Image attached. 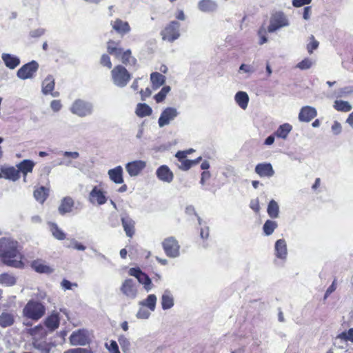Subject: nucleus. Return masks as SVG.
I'll return each instance as SVG.
<instances>
[{
	"instance_id": "f257e3e1",
	"label": "nucleus",
	"mask_w": 353,
	"mask_h": 353,
	"mask_svg": "<svg viewBox=\"0 0 353 353\" xmlns=\"http://www.w3.org/2000/svg\"><path fill=\"white\" fill-rule=\"evenodd\" d=\"M0 256L3 263L10 267L22 268V255L17 249V242L9 238L0 239Z\"/></svg>"
},
{
	"instance_id": "f03ea898",
	"label": "nucleus",
	"mask_w": 353,
	"mask_h": 353,
	"mask_svg": "<svg viewBox=\"0 0 353 353\" xmlns=\"http://www.w3.org/2000/svg\"><path fill=\"white\" fill-rule=\"evenodd\" d=\"M107 52L120 60L123 65L134 66L137 64V60L132 56V50L122 48L120 41L110 39L107 42Z\"/></svg>"
},
{
	"instance_id": "7ed1b4c3",
	"label": "nucleus",
	"mask_w": 353,
	"mask_h": 353,
	"mask_svg": "<svg viewBox=\"0 0 353 353\" xmlns=\"http://www.w3.org/2000/svg\"><path fill=\"white\" fill-rule=\"evenodd\" d=\"M111 77L115 85L123 88L127 85L132 77L124 65L119 64L111 70Z\"/></svg>"
},
{
	"instance_id": "20e7f679",
	"label": "nucleus",
	"mask_w": 353,
	"mask_h": 353,
	"mask_svg": "<svg viewBox=\"0 0 353 353\" xmlns=\"http://www.w3.org/2000/svg\"><path fill=\"white\" fill-rule=\"evenodd\" d=\"M44 305L34 301H29L23 310V316L28 319L37 321L45 314Z\"/></svg>"
},
{
	"instance_id": "39448f33",
	"label": "nucleus",
	"mask_w": 353,
	"mask_h": 353,
	"mask_svg": "<svg viewBox=\"0 0 353 353\" xmlns=\"http://www.w3.org/2000/svg\"><path fill=\"white\" fill-rule=\"evenodd\" d=\"M180 23L176 21H170L161 31V36L163 41L173 42L180 37Z\"/></svg>"
},
{
	"instance_id": "423d86ee",
	"label": "nucleus",
	"mask_w": 353,
	"mask_h": 353,
	"mask_svg": "<svg viewBox=\"0 0 353 353\" xmlns=\"http://www.w3.org/2000/svg\"><path fill=\"white\" fill-rule=\"evenodd\" d=\"M88 200L92 204L97 205H102L107 202L106 192L101 184L93 187L89 194Z\"/></svg>"
},
{
	"instance_id": "0eeeda50",
	"label": "nucleus",
	"mask_w": 353,
	"mask_h": 353,
	"mask_svg": "<svg viewBox=\"0 0 353 353\" xmlns=\"http://www.w3.org/2000/svg\"><path fill=\"white\" fill-rule=\"evenodd\" d=\"M162 246L168 256L174 258L179 255L180 245L174 237L170 236L165 239L162 242Z\"/></svg>"
},
{
	"instance_id": "6e6552de",
	"label": "nucleus",
	"mask_w": 353,
	"mask_h": 353,
	"mask_svg": "<svg viewBox=\"0 0 353 353\" xmlns=\"http://www.w3.org/2000/svg\"><path fill=\"white\" fill-rule=\"evenodd\" d=\"M288 25V21L285 14L281 12H276L270 17L268 32L270 33L274 32L278 29L287 26Z\"/></svg>"
},
{
	"instance_id": "1a4fd4ad",
	"label": "nucleus",
	"mask_w": 353,
	"mask_h": 353,
	"mask_svg": "<svg viewBox=\"0 0 353 353\" xmlns=\"http://www.w3.org/2000/svg\"><path fill=\"white\" fill-rule=\"evenodd\" d=\"M69 340L72 345H85L90 341L88 332L85 329L74 331L70 336Z\"/></svg>"
},
{
	"instance_id": "9d476101",
	"label": "nucleus",
	"mask_w": 353,
	"mask_h": 353,
	"mask_svg": "<svg viewBox=\"0 0 353 353\" xmlns=\"http://www.w3.org/2000/svg\"><path fill=\"white\" fill-rule=\"evenodd\" d=\"M39 64L35 61H32L24 64L17 71V77L21 79H31L38 70Z\"/></svg>"
},
{
	"instance_id": "9b49d317",
	"label": "nucleus",
	"mask_w": 353,
	"mask_h": 353,
	"mask_svg": "<svg viewBox=\"0 0 353 353\" xmlns=\"http://www.w3.org/2000/svg\"><path fill=\"white\" fill-rule=\"evenodd\" d=\"M120 290L128 299H134L137 296V288L135 281L132 279H125L120 287Z\"/></svg>"
},
{
	"instance_id": "f8f14e48",
	"label": "nucleus",
	"mask_w": 353,
	"mask_h": 353,
	"mask_svg": "<svg viewBox=\"0 0 353 353\" xmlns=\"http://www.w3.org/2000/svg\"><path fill=\"white\" fill-rule=\"evenodd\" d=\"M70 110L73 114H77L79 117H85L91 114L92 106L89 103L81 99H77L71 106Z\"/></svg>"
},
{
	"instance_id": "ddd939ff",
	"label": "nucleus",
	"mask_w": 353,
	"mask_h": 353,
	"mask_svg": "<svg viewBox=\"0 0 353 353\" xmlns=\"http://www.w3.org/2000/svg\"><path fill=\"white\" fill-rule=\"evenodd\" d=\"M146 162L142 160H135L125 165V170L130 176H136L145 168Z\"/></svg>"
},
{
	"instance_id": "4468645a",
	"label": "nucleus",
	"mask_w": 353,
	"mask_h": 353,
	"mask_svg": "<svg viewBox=\"0 0 353 353\" xmlns=\"http://www.w3.org/2000/svg\"><path fill=\"white\" fill-rule=\"evenodd\" d=\"M112 29L119 34L123 36L128 34L131 31V27L126 21L117 18L114 21H111Z\"/></svg>"
},
{
	"instance_id": "2eb2a0df",
	"label": "nucleus",
	"mask_w": 353,
	"mask_h": 353,
	"mask_svg": "<svg viewBox=\"0 0 353 353\" xmlns=\"http://www.w3.org/2000/svg\"><path fill=\"white\" fill-rule=\"evenodd\" d=\"M178 114L176 110L174 108H167L161 113L158 123L160 127H163L174 119Z\"/></svg>"
},
{
	"instance_id": "dca6fc26",
	"label": "nucleus",
	"mask_w": 353,
	"mask_h": 353,
	"mask_svg": "<svg viewBox=\"0 0 353 353\" xmlns=\"http://www.w3.org/2000/svg\"><path fill=\"white\" fill-rule=\"evenodd\" d=\"M157 177L161 181L171 183L174 179L172 171L166 165L159 167L156 171Z\"/></svg>"
},
{
	"instance_id": "f3484780",
	"label": "nucleus",
	"mask_w": 353,
	"mask_h": 353,
	"mask_svg": "<svg viewBox=\"0 0 353 353\" xmlns=\"http://www.w3.org/2000/svg\"><path fill=\"white\" fill-rule=\"evenodd\" d=\"M255 172L260 177H272L274 174V170L270 163H258L254 168Z\"/></svg>"
},
{
	"instance_id": "a211bd4d",
	"label": "nucleus",
	"mask_w": 353,
	"mask_h": 353,
	"mask_svg": "<svg viewBox=\"0 0 353 353\" xmlns=\"http://www.w3.org/2000/svg\"><path fill=\"white\" fill-rule=\"evenodd\" d=\"M317 115L316 110L309 105L303 107L299 114V119L302 122H310Z\"/></svg>"
},
{
	"instance_id": "6ab92c4d",
	"label": "nucleus",
	"mask_w": 353,
	"mask_h": 353,
	"mask_svg": "<svg viewBox=\"0 0 353 353\" xmlns=\"http://www.w3.org/2000/svg\"><path fill=\"white\" fill-rule=\"evenodd\" d=\"M34 165L35 163L30 159H24L17 165L19 174H23L24 182H26L28 174L32 172Z\"/></svg>"
},
{
	"instance_id": "aec40b11",
	"label": "nucleus",
	"mask_w": 353,
	"mask_h": 353,
	"mask_svg": "<svg viewBox=\"0 0 353 353\" xmlns=\"http://www.w3.org/2000/svg\"><path fill=\"white\" fill-rule=\"evenodd\" d=\"M121 224L127 236L132 238L135 234V222L126 214L121 217Z\"/></svg>"
},
{
	"instance_id": "412c9836",
	"label": "nucleus",
	"mask_w": 353,
	"mask_h": 353,
	"mask_svg": "<svg viewBox=\"0 0 353 353\" xmlns=\"http://www.w3.org/2000/svg\"><path fill=\"white\" fill-rule=\"evenodd\" d=\"M44 324L49 331L56 330L60 325V316L58 312L53 311L46 319Z\"/></svg>"
},
{
	"instance_id": "4be33fe9",
	"label": "nucleus",
	"mask_w": 353,
	"mask_h": 353,
	"mask_svg": "<svg viewBox=\"0 0 353 353\" xmlns=\"http://www.w3.org/2000/svg\"><path fill=\"white\" fill-rule=\"evenodd\" d=\"M74 207V199L70 196H65L61 201L60 205L58 208V211L61 215H65L68 213L72 212Z\"/></svg>"
},
{
	"instance_id": "5701e85b",
	"label": "nucleus",
	"mask_w": 353,
	"mask_h": 353,
	"mask_svg": "<svg viewBox=\"0 0 353 353\" xmlns=\"http://www.w3.org/2000/svg\"><path fill=\"white\" fill-rule=\"evenodd\" d=\"M1 178H5L12 181H16L20 178L19 171L18 168H15L13 166L10 167H2L1 168Z\"/></svg>"
},
{
	"instance_id": "b1692460",
	"label": "nucleus",
	"mask_w": 353,
	"mask_h": 353,
	"mask_svg": "<svg viewBox=\"0 0 353 353\" xmlns=\"http://www.w3.org/2000/svg\"><path fill=\"white\" fill-rule=\"evenodd\" d=\"M31 268L40 274H51L53 272L54 269L50 266L46 265L42 260H34L30 265Z\"/></svg>"
},
{
	"instance_id": "393cba45",
	"label": "nucleus",
	"mask_w": 353,
	"mask_h": 353,
	"mask_svg": "<svg viewBox=\"0 0 353 353\" xmlns=\"http://www.w3.org/2000/svg\"><path fill=\"white\" fill-rule=\"evenodd\" d=\"M54 79L52 75H48L42 83V91L43 94H51L53 97H57L59 93L57 92H53L54 89Z\"/></svg>"
},
{
	"instance_id": "a878e982",
	"label": "nucleus",
	"mask_w": 353,
	"mask_h": 353,
	"mask_svg": "<svg viewBox=\"0 0 353 353\" xmlns=\"http://www.w3.org/2000/svg\"><path fill=\"white\" fill-rule=\"evenodd\" d=\"M108 176L111 181L117 184L123 183V168L121 165H118L113 169L108 170Z\"/></svg>"
},
{
	"instance_id": "bb28decb",
	"label": "nucleus",
	"mask_w": 353,
	"mask_h": 353,
	"mask_svg": "<svg viewBox=\"0 0 353 353\" xmlns=\"http://www.w3.org/2000/svg\"><path fill=\"white\" fill-rule=\"evenodd\" d=\"M50 194V188L44 186L36 188L33 192L34 199L40 203L43 204Z\"/></svg>"
},
{
	"instance_id": "cd10ccee",
	"label": "nucleus",
	"mask_w": 353,
	"mask_h": 353,
	"mask_svg": "<svg viewBox=\"0 0 353 353\" xmlns=\"http://www.w3.org/2000/svg\"><path fill=\"white\" fill-rule=\"evenodd\" d=\"M275 254L277 258L285 259L288 254L287 245L284 239H279L275 243Z\"/></svg>"
},
{
	"instance_id": "c85d7f7f",
	"label": "nucleus",
	"mask_w": 353,
	"mask_h": 353,
	"mask_svg": "<svg viewBox=\"0 0 353 353\" xmlns=\"http://www.w3.org/2000/svg\"><path fill=\"white\" fill-rule=\"evenodd\" d=\"M1 58L6 66L10 69H14L20 64V59L10 54L3 53Z\"/></svg>"
},
{
	"instance_id": "c756f323",
	"label": "nucleus",
	"mask_w": 353,
	"mask_h": 353,
	"mask_svg": "<svg viewBox=\"0 0 353 353\" xmlns=\"http://www.w3.org/2000/svg\"><path fill=\"white\" fill-rule=\"evenodd\" d=\"M199 9L204 12H211L216 10L217 4L212 0H201L198 3Z\"/></svg>"
},
{
	"instance_id": "7c9ffc66",
	"label": "nucleus",
	"mask_w": 353,
	"mask_h": 353,
	"mask_svg": "<svg viewBox=\"0 0 353 353\" xmlns=\"http://www.w3.org/2000/svg\"><path fill=\"white\" fill-rule=\"evenodd\" d=\"M150 81L152 88L157 90L165 83V77L157 72H152L150 74Z\"/></svg>"
},
{
	"instance_id": "2f4dec72",
	"label": "nucleus",
	"mask_w": 353,
	"mask_h": 353,
	"mask_svg": "<svg viewBox=\"0 0 353 353\" xmlns=\"http://www.w3.org/2000/svg\"><path fill=\"white\" fill-rule=\"evenodd\" d=\"M28 333L32 336V341L34 339H46L47 332L41 325H38L34 327L29 330Z\"/></svg>"
},
{
	"instance_id": "473e14b6",
	"label": "nucleus",
	"mask_w": 353,
	"mask_h": 353,
	"mask_svg": "<svg viewBox=\"0 0 353 353\" xmlns=\"http://www.w3.org/2000/svg\"><path fill=\"white\" fill-rule=\"evenodd\" d=\"M32 345L34 348L41 351V353H50L51 345L47 343L46 339H34L32 341Z\"/></svg>"
},
{
	"instance_id": "72a5a7b5",
	"label": "nucleus",
	"mask_w": 353,
	"mask_h": 353,
	"mask_svg": "<svg viewBox=\"0 0 353 353\" xmlns=\"http://www.w3.org/2000/svg\"><path fill=\"white\" fill-rule=\"evenodd\" d=\"M174 305V299L170 291L165 290L161 296V306L163 310L171 308Z\"/></svg>"
},
{
	"instance_id": "f704fd0d",
	"label": "nucleus",
	"mask_w": 353,
	"mask_h": 353,
	"mask_svg": "<svg viewBox=\"0 0 353 353\" xmlns=\"http://www.w3.org/2000/svg\"><path fill=\"white\" fill-rule=\"evenodd\" d=\"M14 323V316L12 314L8 312H2L0 314V326L7 327L12 325Z\"/></svg>"
},
{
	"instance_id": "c9c22d12",
	"label": "nucleus",
	"mask_w": 353,
	"mask_h": 353,
	"mask_svg": "<svg viewBox=\"0 0 353 353\" xmlns=\"http://www.w3.org/2000/svg\"><path fill=\"white\" fill-rule=\"evenodd\" d=\"M235 101L242 109L245 110L248 105L249 97L246 92L239 91L235 95Z\"/></svg>"
},
{
	"instance_id": "e433bc0d",
	"label": "nucleus",
	"mask_w": 353,
	"mask_h": 353,
	"mask_svg": "<svg viewBox=\"0 0 353 353\" xmlns=\"http://www.w3.org/2000/svg\"><path fill=\"white\" fill-rule=\"evenodd\" d=\"M135 112L139 117L143 118L151 115L152 110L146 103H139L137 106Z\"/></svg>"
},
{
	"instance_id": "4c0bfd02",
	"label": "nucleus",
	"mask_w": 353,
	"mask_h": 353,
	"mask_svg": "<svg viewBox=\"0 0 353 353\" xmlns=\"http://www.w3.org/2000/svg\"><path fill=\"white\" fill-rule=\"evenodd\" d=\"M48 225L50 227V230L55 239L61 241L66 238L65 234L59 228L57 223L50 222Z\"/></svg>"
},
{
	"instance_id": "58836bf2",
	"label": "nucleus",
	"mask_w": 353,
	"mask_h": 353,
	"mask_svg": "<svg viewBox=\"0 0 353 353\" xmlns=\"http://www.w3.org/2000/svg\"><path fill=\"white\" fill-rule=\"evenodd\" d=\"M292 127L289 123H284L281 125L276 131L274 132V135L279 138L286 139L288 134L292 130Z\"/></svg>"
},
{
	"instance_id": "ea45409f",
	"label": "nucleus",
	"mask_w": 353,
	"mask_h": 353,
	"mask_svg": "<svg viewBox=\"0 0 353 353\" xmlns=\"http://www.w3.org/2000/svg\"><path fill=\"white\" fill-rule=\"evenodd\" d=\"M267 212L272 219L279 216V208L278 203L274 200H271L268 205Z\"/></svg>"
},
{
	"instance_id": "a19ab883",
	"label": "nucleus",
	"mask_w": 353,
	"mask_h": 353,
	"mask_svg": "<svg viewBox=\"0 0 353 353\" xmlns=\"http://www.w3.org/2000/svg\"><path fill=\"white\" fill-rule=\"evenodd\" d=\"M334 108L337 111L343 112H350L352 108L349 102L342 100H336L334 101Z\"/></svg>"
},
{
	"instance_id": "79ce46f5",
	"label": "nucleus",
	"mask_w": 353,
	"mask_h": 353,
	"mask_svg": "<svg viewBox=\"0 0 353 353\" xmlns=\"http://www.w3.org/2000/svg\"><path fill=\"white\" fill-rule=\"evenodd\" d=\"M16 278L10 274L3 273L0 274V284L6 286H12L16 283Z\"/></svg>"
},
{
	"instance_id": "37998d69",
	"label": "nucleus",
	"mask_w": 353,
	"mask_h": 353,
	"mask_svg": "<svg viewBox=\"0 0 353 353\" xmlns=\"http://www.w3.org/2000/svg\"><path fill=\"white\" fill-rule=\"evenodd\" d=\"M277 226V223L275 221L267 220L263 226V232L265 235L269 236L274 232Z\"/></svg>"
},
{
	"instance_id": "c03bdc74",
	"label": "nucleus",
	"mask_w": 353,
	"mask_h": 353,
	"mask_svg": "<svg viewBox=\"0 0 353 353\" xmlns=\"http://www.w3.org/2000/svg\"><path fill=\"white\" fill-rule=\"evenodd\" d=\"M201 157H199L194 160H183L181 162V165L179 166V168L183 170H188L193 165L198 164L201 161Z\"/></svg>"
},
{
	"instance_id": "a18cd8bd",
	"label": "nucleus",
	"mask_w": 353,
	"mask_h": 353,
	"mask_svg": "<svg viewBox=\"0 0 353 353\" xmlns=\"http://www.w3.org/2000/svg\"><path fill=\"white\" fill-rule=\"evenodd\" d=\"M138 281L143 284L144 288L148 291L152 288V282L150 277L144 272H142L140 277L137 279Z\"/></svg>"
},
{
	"instance_id": "49530a36",
	"label": "nucleus",
	"mask_w": 353,
	"mask_h": 353,
	"mask_svg": "<svg viewBox=\"0 0 353 353\" xmlns=\"http://www.w3.org/2000/svg\"><path fill=\"white\" fill-rule=\"evenodd\" d=\"M170 86H163L161 90L154 95V98L157 103H161L164 101L168 93L170 92Z\"/></svg>"
},
{
	"instance_id": "de8ad7c7",
	"label": "nucleus",
	"mask_w": 353,
	"mask_h": 353,
	"mask_svg": "<svg viewBox=\"0 0 353 353\" xmlns=\"http://www.w3.org/2000/svg\"><path fill=\"white\" fill-rule=\"evenodd\" d=\"M157 303V296L154 294H150L146 299L143 301L142 304L147 306L150 310L154 311Z\"/></svg>"
},
{
	"instance_id": "09e8293b",
	"label": "nucleus",
	"mask_w": 353,
	"mask_h": 353,
	"mask_svg": "<svg viewBox=\"0 0 353 353\" xmlns=\"http://www.w3.org/2000/svg\"><path fill=\"white\" fill-rule=\"evenodd\" d=\"M100 63L101 65L106 67L108 69H111L112 67V63L110 57L107 54H102L100 59Z\"/></svg>"
},
{
	"instance_id": "8fccbe9b",
	"label": "nucleus",
	"mask_w": 353,
	"mask_h": 353,
	"mask_svg": "<svg viewBox=\"0 0 353 353\" xmlns=\"http://www.w3.org/2000/svg\"><path fill=\"white\" fill-rule=\"evenodd\" d=\"M312 61L309 58H305L296 65V67L300 70H307L312 67Z\"/></svg>"
},
{
	"instance_id": "3c124183",
	"label": "nucleus",
	"mask_w": 353,
	"mask_h": 353,
	"mask_svg": "<svg viewBox=\"0 0 353 353\" xmlns=\"http://www.w3.org/2000/svg\"><path fill=\"white\" fill-rule=\"evenodd\" d=\"M268 29L266 30L265 27L261 26L258 30V35L260 38L259 43L260 45H263L268 41V38L266 37Z\"/></svg>"
},
{
	"instance_id": "603ef678",
	"label": "nucleus",
	"mask_w": 353,
	"mask_h": 353,
	"mask_svg": "<svg viewBox=\"0 0 353 353\" xmlns=\"http://www.w3.org/2000/svg\"><path fill=\"white\" fill-rule=\"evenodd\" d=\"M194 151L192 149H190L188 150L183 151H178L175 155V157L178 159V160L181 162L183 160L187 159V155L192 153Z\"/></svg>"
},
{
	"instance_id": "864d4df0",
	"label": "nucleus",
	"mask_w": 353,
	"mask_h": 353,
	"mask_svg": "<svg viewBox=\"0 0 353 353\" xmlns=\"http://www.w3.org/2000/svg\"><path fill=\"white\" fill-rule=\"evenodd\" d=\"M106 347L109 350L110 353H120L119 346L117 342L114 340L110 341V345L105 344Z\"/></svg>"
},
{
	"instance_id": "5fc2aeb1",
	"label": "nucleus",
	"mask_w": 353,
	"mask_h": 353,
	"mask_svg": "<svg viewBox=\"0 0 353 353\" xmlns=\"http://www.w3.org/2000/svg\"><path fill=\"white\" fill-rule=\"evenodd\" d=\"M312 41L307 45V50L310 54L313 52L319 46V42L314 39V36H312Z\"/></svg>"
},
{
	"instance_id": "6e6d98bb",
	"label": "nucleus",
	"mask_w": 353,
	"mask_h": 353,
	"mask_svg": "<svg viewBox=\"0 0 353 353\" xmlns=\"http://www.w3.org/2000/svg\"><path fill=\"white\" fill-rule=\"evenodd\" d=\"M68 248H72L73 249L80 250V251H84L85 250V246L81 244V243L77 241L74 239H72L71 241V245L68 246Z\"/></svg>"
},
{
	"instance_id": "4d7b16f0",
	"label": "nucleus",
	"mask_w": 353,
	"mask_h": 353,
	"mask_svg": "<svg viewBox=\"0 0 353 353\" xmlns=\"http://www.w3.org/2000/svg\"><path fill=\"white\" fill-rule=\"evenodd\" d=\"M250 207L255 213L258 214L261 209L259 199H255L251 200Z\"/></svg>"
},
{
	"instance_id": "13d9d810",
	"label": "nucleus",
	"mask_w": 353,
	"mask_h": 353,
	"mask_svg": "<svg viewBox=\"0 0 353 353\" xmlns=\"http://www.w3.org/2000/svg\"><path fill=\"white\" fill-rule=\"evenodd\" d=\"M119 344L123 351H125L126 350L128 349V347L130 346V342L128 341V340L126 338H125L123 336H120L119 338Z\"/></svg>"
},
{
	"instance_id": "bf43d9fd",
	"label": "nucleus",
	"mask_w": 353,
	"mask_h": 353,
	"mask_svg": "<svg viewBox=\"0 0 353 353\" xmlns=\"http://www.w3.org/2000/svg\"><path fill=\"white\" fill-rule=\"evenodd\" d=\"M50 107L54 112L59 111L62 108L61 101L60 100H52L50 103Z\"/></svg>"
},
{
	"instance_id": "052dcab7",
	"label": "nucleus",
	"mask_w": 353,
	"mask_h": 353,
	"mask_svg": "<svg viewBox=\"0 0 353 353\" xmlns=\"http://www.w3.org/2000/svg\"><path fill=\"white\" fill-rule=\"evenodd\" d=\"M45 33L44 29L39 28L30 32V36L32 38L40 37Z\"/></svg>"
},
{
	"instance_id": "680f3d73",
	"label": "nucleus",
	"mask_w": 353,
	"mask_h": 353,
	"mask_svg": "<svg viewBox=\"0 0 353 353\" xmlns=\"http://www.w3.org/2000/svg\"><path fill=\"white\" fill-rule=\"evenodd\" d=\"M64 353H92V352L88 349L78 347L74 349H70L65 351Z\"/></svg>"
},
{
	"instance_id": "e2e57ef3",
	"label": "nucleus",
	"mask_w": 353,
	"mask_h": 353,
	"mask_svg": "<svg viewBox=\"0 0 353 353\" xmlns=\"http://www.w3.org/2000/svg\"><path fill=\"white\" fill-rule=\"evenodd\" d=\"M312 0H293L292 5L296 8H299L305 5H308L311 3Z\"/></svg>"
},
{
	"instance_id": "0e129e2a",
	"label": "nucleus",
	"mask_w": 353,
	"mask_h": 353,
	"mask_svg": "<svg viewBox=\"0 0 353 353\" xmlns=\"http://www.w3.org/2000/svg\"><path fill=\"white\" fill-rule=\"evenodd\" d=\"M143 272L139 268H132L129 270V274L138 279Z\"/></svg>"
},
{
	"instance_id": "69168bd1",
	"label": "nucleus",
	"mask_w": 353,
	"mask_h": 353,
	"mask_svg": "<svg viewBox=\"0 0 353 353\" xmlns=\"http://www.w3.org/2000/svg\"><path fill=\"white\" fill-rule=\"evenodd\" d=\"M140 94L141 96V100L144 101L146 98L149 97L152 94V90L150 88H146L145 90H141L140 91Z\"/></svg>"
},
{
	"instance_id": "338daca9",
	"label": "nucleus",
	"mask_w": 353,
	"mask_h": 353,
	"mask_svg": "<svg viewBox=\"0 0 353 353\" xmlns=\"http://www.w3.org/2000/svg\"><path fill=\"white\" fill-rule=\"evenodd\" d=\"M332 130L335 134H339L341 131V125L338 121H334L332 125Z\"/></svg>"
},
{
	"instance_id": "774afa93",
	"label": "nucleus",
	"mask_w": 353,
	"mask_h": 353,
	"mask_svg": "<svg viewBox=\"0 0 353 353\" xmlns=\"http://www.w3.org/2000/svg\"><path fill=\"white\" fill-rule=\"evenodd\" d=\"M345 339L353 342V328L349 329L347 333H343Z\"/></svg>"
}]
</instances>
